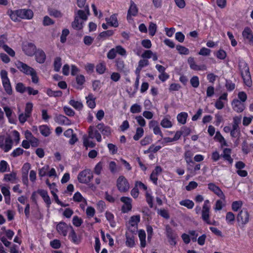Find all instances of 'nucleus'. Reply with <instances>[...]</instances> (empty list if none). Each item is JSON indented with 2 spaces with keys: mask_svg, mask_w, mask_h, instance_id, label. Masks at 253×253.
I'll list each match as a JSON object with an SVG mask.
<instances>
[{
  "mask_svg": "<svg viewBox=\"0 0 253 253\" xmlns=\"http://www.w3.org/2000/svg\"><path fill=\"white\" fill-rule=\"evenodd\" d=\"M239 67L245 84L248 86H251L252 81L247 64L244 61H240Z\"/></svg>",
  "mask_w": 253,
  "mask_h": 253,
  "instance_id": "1",
  "label": "nucleus"
},
{
  "mask_svg": "<svg viewBox=\"0 0 253 253\" xmlns=\"http://www.w3.org/2000/svg\"><path fill=\"white\" fill-rule=\"evenodd\" d=\"M13 143V140L10 136H0V148L4 152H7L11 150Z\"/></svg>",
  "mask_w": 253,
  "mask_h": 253,
  "instance_id": "2",
  "label": "nucleus"
},
{
  "mask_svg": "<svg viewBox=\"0 0 253 253\" xmlns=\"http://www.w3.org/2000/svg\"><path fill=\"white\" fill-rule=\"evenodd\" d=\"M0 77L5 91L7 94H11L12 89L9 80L7 77V72L4 70H2L0 71Z\"/></svg>",
  "mask_w": 253,
  "mask_h": 253,
  "instance_id": "3",
  "label": "nucleus"
},
{
  "mask_svg": "<svg viewBox=\"0 0 253 253\" xmlns=\"http://www.w3.org/2000/svg\"><path fill=\"white\" fill-rule=\"evenodd\" d=\"M93 177V174L89 169H84L81 171L78 175V180L81 183H87Z\"/></svg>",
  "mask_w": 253,
  "mask_h": 253,
  "instance_id": "4",
  "label": "nucleus"
},
{
  "mask_svg": "<svg viewBox=\"0 0 253 253\" xmlns=\"http://www.w3.org/2000/svg\"><path fill=\"white\" fill-rule=\"evenodd\" d=\"M117 186L121 192H127L129 189V184L124 176H120L117 180Z\"/></svg>",
  "mask_w": 253,
  "mask_h": 253,
  "instance_id": "5",
  "label": "nucleus"
},
{
  "mask_svg": "<svg viewBox=\"0 0 253 253\" xmlns=\"http://www.w3.org/2000/svg\"><path fill=\"white\" fill-rule=\"evenodd\" d=\"M72 227V226L68 225L64 222H60L56 225V230L59 234L66 236Z\"/></svg>",
  "mask_w": 253,
  "mask_h": 253,
  "instance_id": "6",
  "label": "nucleus"
},
{
  "mask_svg": "<svg viewBox=\"0 0 253 253\" xmlns=\"http://www.w3.org/2000/svg\"><path fill=\"white\" fill-rule=\"evenodd\" d=\"M250 215L247 210H242L240 211L237 216V221L243 224H247L249 221Z\"/></svg>",
  "mask_w": 253,
  "mask_h": 253,
  "instance_id": "7",
  "label": "nucleus"
},
{
  "mask_svg": "<svg viewBox=\"0 0 253 253\" xmlns=\"http://www.w3.org/2000/svg\"><path fill=\"white\" fill-rule=\"evenodd\" d=\"M138 12V8L136 4L132 0L130 2V6L128 9L126 18L127 20H132V16H136Z\"/></svg>",
  "mask_w": 253,
  "mask_h": 253,
  "instance_id": "8",
  "label": "nucleus"
},
{
  "mask_svg": "<svg viewBox=\"0 0 253 253\" xmlns=\"http://www.w3.org/2000/svg\"><path fill=\"white\" fill-rule=\"evenodd\" d=\"M121 201L124 204L122 207V211L124 213L127 212L132 209V199L128 197H122L120 199Z\"/></svg>",
  "mask_w": 253,
  "mask_h": 253,
  "instance_id": "9",
  "label": "nucleus"
},
{
  "mask_svg": "<svg viewBox=\"0 0 253 253\" xmlns=\"http://www.w3.org/2000/svg\"><path fill=\"white\" fill-rule=\"evenodd\" d=\"M23 50L28 56H33L36 51V46L31 42H27L23 44L22 47Z\"/></svg>",
  "mask_w": 253,
  "mask_h": 253,
  "instance_id": "10",
  "label": "nucleus"
},
{
  "mask_svg": "<svg viewBox=\"0 0 253 253\" xmlns=\"http://www.w3.org/2000/svg\"><path fill=\"white\" fill-rule=\"evenodd\" d=\"M208 189L213 192L215 195H216L218 197L220 198L222 200H225V196L222 191V190L220 189V188L215 185V184L213 183H210L208 185Z\"/></svg>",
  "mask_w": 253,
  "mask_h": 253,
  "instance_id": "11",
  "label": "nucleus"
},
{
  "mask_svg": "<svg viewBox=\"0 0 253 253\" xmlns=\"http://www.w3.org/2000/svg\"><path fill=\"white\" fill-rule=\"evenodd\" d=\"M231 105L233 109L238 113L243 112L245 109L244 103L240 101L237 99H234L233 100L231 103Z\"/></svg>",
  "mask_w": 253,
  "mask_h": 253,
  "instance_id": "12",
  "label": "nucleus"
},
{
  "mask_svg": "<svg viewBox=\"0 0 253 253\" xmlns=\"http://www.w3.org/2000/svg\"><path fill=\"white\" fill-rule=\"evenodd\" d=\"M16 66L21 72L28 75L33 70V68L21 61H17L16 63Z\"/></svg>",
  "mask_w": 253,
  "mask_h": 253,
  "instance_id": "13",
  "label": "nucleus"
},
{
  "mask_svg": "<svg viewBox=\"0 0 253 253\" xmlns=\"http://www.w3.org/2000/svg\"><path fill=\"white\" fill-rule=\"evenodd\" d=\"M188 63L189 64L191 69L195 71L206 70L207 66L203 64L198 65L195 62L194 58L190 57L188 59Z\"/></svg>",
  "mask_w": 253,
  "mask_h": 253,
  "instance_id": "14",
  "label": "nucleus"
},
{
  "mask_svg": "<svg viewBox=\"0 0 253 253\" xmlns=\"http://www.w3.org/2000/svg\"><path fill=\"white\" fill-rule=\"evenodd\" d=\"M242 36L244 40L247 41L250 44H253V33L249 27L245 28L242 32Z\"/></svg>",
  "mask_w": 253,
  "mask_h": 253,
  "instance_id": "15",
  "label": "nucleus"
},
{
  "mask_svg": "<svg viewBox=\"0 0 253 253\" xmlns=\"http://www.w3.org/2000/svg\"><path fill=\"white\" fill-rule=\"evenodd\" d=\"M88 137L91 139L95 138L98 142H101L102 140L98 130H95L93 126H90L88 128Z\"/></svg>",
  "mask_w": 253,
  "mask_h": 253,
  "instance_id": "16",
  "label": "nucleus"
},
{
  "mask_svg": "<svg viewBox=\"0 0 253 253\" xmlns=\"http://www.w3.org/2000/svg\"><path fill=\"white\" fill-rule=\"evenodd\" d=\"M17 12L20 18L30 19L33 16V11L30 9H19Z\"/></svg>",
  "mask_w": 253,
  "mask_h": 253,
  "instance_id": "17",
  "label": "nucleus"
},
{
  "mask_svg": "<svg viewBox=\"0 0 253 253\" xmlns=\"http://www.w3.org/2000/svg\"><path fill=\"white\" fill-rule=\"evenodd\" d=\"M96 127L103 136H109L111 135V130L109 126H105L102 123H100L97 125Z\"/></svg>",
  "mask_w": 253,
  "mask_h": 253,
  "instance_id": "18",
  "label": "nucleus"
},
{
  "mask_svg": "<svg viewBox=\"0 0 253 253\" xmlns=\"http://www.w3.org/2000/svg\"><path fill=\"white\" fill-rule=\"evenodd\" d=\"M55 121L60 125H70L71 121L66 117L62 115H57L55 117Z\"/></svg>",
  "mask_w": 253,
  "mask_h": 253,
  "instance_id": "19",
  "label": "nucleus"
},
{
  "mask_svg": "<svg viewBox=\"0 0 253 253\" xmlns=\"http://www.w3.org/2000/svg\"><path fill=\"white\" fill-rule=\"evenodd\" d=\"M34 54L35 55L36 60L37 62L40 64L44 62L46 59V55L42 50L38 49Z\"/></svg>",
  "mask_w": 253,
  "mask_h": 253,
  "instance_id": "20",
  "label": "nucleus"
},
{
  "mask_svg": "<svg viewBox=\"0 0 253 253\" xmlns=\"http://www.w3.org/2000/svg\"><path fill=\"white\" fill-rule=\"evenodd\" d=\"M162 171V169L160 166H156L155 169L152 171L150 175V179L155 184H157L158 175Z\"/></svg>",
  "mask_w": 253,
  "mask_h": 253,
  "instance_id": "21",
  "label": "nucleus"
},
{
  "mask_svg": "<svg viewBox=\"0 0 253 253\" xmlns=\"http://www.w3.org/2000/svg\"><path fill=\"white\" fill-rule=\"evenodd\" d=\"M37 192L42 198L43 201L46 204L47 208H49L51 204V200L49 196L48 195L47 192L44 190L39 189Z\"/></svg>",
  "mask_w": 253,
  "mask_h": 253,
  "instance_id": "22",
  "label": "nucleus"
},
{
  "mask_svg": "<svg viewBox=\"0 0 253 253\" xmlns=\"http://www.w3.org/2000/svg\"><path fill=\"white\" fill-rule=\"evenodd\" d=\"M210 208H202V218L208 224H211L209 219L210 217Z\"/></svg>",
  "mask_w": 253,
  "mask_h": 253,
  "instance_id": "23",
  "label": "nucleus"
},
{
  "mask_svg": "<svg viewBox=\"0 0 253 253\" xmlns=\"http://www.w3.org/2000/svg\"><path fill=\"white\" fill-rule=\"evenodd\" d=\"M69 232V238L74 244H79L81 241V238L77 235L73 227Z\"/></svg>",
  "mask_w": 253,
  "mask_h": 253,
  "instance_id": "24",
  "label": "nucleus"
},
{
  "mask_svg": "<svg viewBox=\"0 0 253 253\" xmlns=\"http://www.w3.org/2000/svg\"><path fill=\"white\" fill-rule=\"evenodd\" d=\"M116 66L118 70L120 72L125 74H127L129 72V70L125 66L124 62L122 60L119 59L116 61Z\"/></svg>",
  "mask_w": 253,
  "mask_h": 253,
  "instance_id": "25",
  "label": "nucleus"
},
{
  "mask_svg": "<svg viewBox=\"0 0 253 253\" xmlns=\"http://www.w3.org/2000/svg\"><path fill=\"white\" fill-rule=\"evenodd\" d=\"M126 245L129 247H132L135 244L134 237L132 233H126Z\"/></svg>",
  "mask_w": 253,
  "mask_h": 253,
  "instance_id": "26",
  "label": "nucleus"
},
{
  "mask_svg": "<svg viewBox=\"0 0 253 253\" xmlns=\"http://www.w3.org/2000/svg\"><path fill=\"white\" fill-rule=\"evenodd\" d=\"M83 22L78 19V16L75 17V19L72 23V28L76 30H81L83 28Z\"/></svg>",
  "mask_w": 253,
  "mask_h": 253,
  "instance_id": "27",
  "label": "nucleus"
},
{
  "mask_svg": "<svg viewBox=\"0 0 253 253\" xmlns=\"http://www.w3.org/2000/svg\"><path fill=\"white\" fill-rule=\"evenodd\" d=\"M140 215H133L130 217L129 223L130 224V226L131 228H133V229L135 228H137V226L140 221Z\"/></svg>",
  "mask_w": 253,
  "mask_h": 253,
  "instance_id": "28",
  "label": "nucleus"
},
{
  "mask_svg": "<svg viewBox=\"0 0 253 253\" xmlns=\"http://www.w3.org/2000/svg\"><path fill=\"white\" fill-rule=\"evenodd\" d=\"M138 237L140 241L141 247H145L146 246L145 232L143 230H140L138 231Z\"/></svg>",
  "mask_w": 253,
  "mask_h": 253,
  "instance_id": "29",
  "label": "nucleus"
},
{
  "mask_svg": "<svg viewBox=\"0 0 253 253\" xmlns=\"http://www.w3.org/2000/svg\"><path fill=\"white\" fill-rule=\"evenodd\" d=\"M95 99L93 95L91 93L88 94V95L86 97V103L89 108L93 109L95 107Z\"/></svg>",
  "mask_w": 253,
  "mask_h": 253,
  "instance_id": "30",
  "label": "nucleus"
},
{
  "mask_svg": "<svg viewBox=\"0 0 253 253\" xmlns=\"http://www.w3.org/2000/svg\"><path fill=\"white\" fill-rule=\"evenodd\" d=\"M231 149L229 148H225L223 150V154L222 155V157L229 162L230 164L233 163V160L230 156Z\"/></svg>",
  "mask_w": 253,
  "mask_h": 253,
  "instance_id": "31",
  "label": "nucleus"
},
{
  "mask_svg": "<svg viewBox=\"0 0 253 253\" xmlns=\"http://www.w3.org/2000/svg\"><path fill=\"white\" fill-rule=\"evenodd\" d=\"M106 21L107 23L113 27H117L118 26L117 18L115 14L112 15L109 18H106Z\"/></svg>",
  "mask_w": 253,
  "mask_h": 253,
  "instance_id": "32",
  "label": "nucleus"
},
{
  "mask_svg": "<svg viewBox=\"0 0 253 253\" xmlns=\"http://www.w3.org/2000/svg\"><path fill=\"white\" fill-rule=\"evenodd\" d=\"M39 129L41 134L45 137L49 136L50 134L49 127L46 125L40 126Z\"/></svg>",
  "mask_w": 253,
  "mask_h": 253,
  "instance_id": "33",
  "label": "nucleus"
},
{
  "mask_svg": "<svg viewBox=\"0 0 253 253\" xmlns=\"http://www.w3.org/2000/svg\"><path fill=\"white\" fill-rule=\"evenodd\" d=\"M187 117V113L185 112L180 113L177 116V121L181 124H185L186 122Z\"/></svg>",
  "mask_w": 253,
  "mask_h": 253,
  "instance_id": "34",
  "label": "nucleus"
},
{
  "mask_svg": "<svg viewBox=\"0 0 253 253\" xmlns=\"http://www.w3.org/2000/svg\"><path fill=\"white\" fill-rule=\"evenodd\" d=\"M179 204L180 205L184 206L189 209H192L194 206V202L190 200H182L180 202Z\"/></svg>",
  "mask_w": 253,
  "mask_h": 253,
  "instance_id": "35",
  "label": "nucleus"
},
{
  "mask_svg": "<svg viewBox=\"0 0 253 253\" xmlns=\"http://www.w3.org/2000/svg\"><path fill=\"white\" fill-rule=\"evenodd\" d=\"M69 104L77 110H81L83 107V104L81 102L73 99L70 100Z\"/></svg>",
  "mask_w": 253,
  "mask_h": 253,
  "instance_id": "36",
  "label": "nucleus"
},
{
  "mask_svg": "<svg viewBox=\"0 0 253 253\" xmlns=\"http://www.w3.org/2000/svg\"><path fill=\"white\" fill-rule=\"evenodd\" d=\"M166 234L168 238H172V237H177V235L174 232L172 228L167 225L166 227Z\"/></svg>",
  "mask_w": 253,
  "mask_h": 253,
  "instance_id": "37",
  "label": "nucleus"
},
{
  "mask_svg": "<svg viewBox=\"0 0 253 253\" xmlns=\"http://www.w3.org/2000/svg\"><path fill=\"white\" fill-rule=\"evenodd\" d=\"M46 93L47 95L50 97H60L62 95V92L61 91H53L50 88L47 89Z\"/></svg>",
  "mask_w": 253,
  "mask_h": 253,
  "instance_id": "38",
  "label": "nucleus"
},
{
  "mask_svg": "<svg viewBox=\"0 0 253 253\" xmlns=\"http://www.w3.org/2000/svg\"><path fill=\"white\" fill-rule=\"evenodd\" d=\"M144 130L142 127H137L136 128V133L133 136L134 140H138L143 135Z\"/></svg>",
  "mask_w": 253,
  "mask_h": 253,
  "instance_id": "39",
  "label": "nucleus"
},
{
  "mask_svg": "<svg viewBox=\"0 0 253 253\" xmlns=\"http://www.w3.org/2000/svg\"><path fill=\"white\" fill-rule=\"evenodd\" d=\"M106 70V64L104 62H101L96 65V70L97 73L102 74Z\"/></svg>",
  "mask_w": 253,
  "mask_h": 253,
  "instance_id": "40",
  "label": "nucleus"
},
{
  "mask_svg": "<svg viewBox=\"0 0 253 253\" xmlns=\"http://www.w3.org/2000/svg\"><path fill=\"white\" fill-rule=\"evenodd\" d=\"M235 215L232 212H228L226 215V220L228 223L233 224L235 221Z\"/></svg>",
  "mask_w": 253,
  "mask_h": 253,
  "instance_id": "41",
  "label": "nucleus"
},
{
  "mask_svg": "<svg viewBox=\"0 0 253 253\" xmlns=\"http://www.w3.org/2000/svg\"><path fill=\"white\" fill-rule=\"evenodd\" d=\"M27 87H25L24 84L22 83H18L15 86L16 90L21 93H23L27 91Z\"/></svg>",
  "mask_w": 253,
  "mask_h": 253,
  "instance_id": "42",
  "label": "nucleus"
},
{
  "mask_svg": "<svg viewBox=\"0 0 253 253\" xmlns=\"http://www.w3.org/2000/svg\"><path fill=\"white\" fill-rule=\"evenodd\" d=\"M33 105L31 102H28L26 104L25 108L24 113L27 114V116H31L32 112L33 110Z\"/></svg>",
  "mask_w": 253,
  "mask_h": 253,
  "instance_id": "43",
  "label": "nucleus"
},
{
  "mask_svg": "<svg viewBox=\"0 0 253 253\" xmlns=\"http://www.w3.org/2000/svg\"><path fill=\"white\" fill-rule=\"evenodd\" d=\"M61 66V59L59 57H56L54 61V70L58 72Z\"/></svg>",
  "mask_w": 253,
  "mask_h": 253,
  "instance_id": "44",
  "label": "nucleus"
},
{
  "mask_svg": "<svg viewBox=\"0 0 253 253\" xmlns=\"http://www.w3.org/2000/svg\"><path fill=\"white\" fill-rule=\"evenodd\" d=\"M49 14L50 16L56 18H60L62 16L61 12L56 9H50L48 10Z\"/></svg>",
  "mask_w": 253,
  "mask_h": 253,
  "instance_id": "45",
  "label": "nucleus"
},
{
  "mask_svg": "<svg viewBox=\"0 0 253 253\" xmlns=\"http://www.w3.org/2000/svg\"><path fill=\"white\" fill-rule=\"evenodd\" d=\"M161 125L164 128H169L172 126L171 121L167 118H164L161 122Z\"/></svg>",
  "mask_w": 253,
  "mask_h": 253,
  "instance_id": "46",
  "label": "nucleus"
},
{
  "mask_svg": "<svg viewBox=\"0 0 253 253\" xmlns=\"http://www.w3.org/2000/svg\"><path fill=\"white\" fill-rule=\"evenodd\" d=\"M243 203L241 201H235L232 203V209L234 211H237L242 206Z\"/></svg>",
  "mask_w": 253,
  "mask_h": 253,
  "instance_id": "47",
  "label": "nucleus"
},
{
  "mask_svg": "<svg viewBox=\"0 0 253 253\" xmlns=\"http://www.w3.org/2000/svg\"><path fill=\"white\" fill-rule=\"evenodd\" d=\"M149 34L151 36L155 35L157 30V25L154 23L151 22L148 27Z\"/></svg>",
  "mask_w": 253,
  "mask_h": 253,
  "instance_id": "48",
  "label": "nucleus"
},
{
  "mask_svg": "<svg viewBox=\"0 0 253 253\" xmlns=\"http://www.w3.org/2000/svg\"><path fill=\"white\" fill-rule=\"evenodd\" d=\"M190 82L191 85L194 88H197L199 85V78L197 76H193V77H192V78L190 79Z\"/></svg>",
  "mask_w": 253,
  "mask_h": 253,
  "instance_id": "49",
  "label": "nucleus"
},
{
  "mask_svg": "<svg viewBox=\"0 0 253 253\" xmlns=\"http://www.w3.org/2000/svg\"><path fill=\"white\" fill-rule=\"evenodd\" d=\"M176 49L178 51L179 53L181 54L187 55L189 53V49L182 45H177Z\"/></svg>",
  "mask_w": 253,
  "mask_h": 253,
  "instance_id": "50",
  "label": "nucleus"
},
{
  "mask_svg": "<svg viewBox=\"0 0 253 253\" xmlns=\"http://www.w3.org/2000/svg\"><path fill=\"white\" fill-rule=\"evenodd\" d=\"M75 16H78V19L80 18L83 21H85L87 18L85 12L82 10H78L77 14H75Z\"/></svg>",
  "mask_w": 253,
  "mask_h": 253,
  "instance_id": "51",
  "label": "nucleus"
},
{
  "mask_svg": "<svg viewBox=\"0 0 253 253\" xmlns=\"http://www.w3.org/2000/svg\"><path fill=\"white\" fill-rule=\"evenodd\" d=\"M16 178V174L15 173H11L9 174H6L4 177V180L6 181H13Z\"/></svg>",
  "mask_w": 253,
  "mask_h": 253,
  "instance_id": "52",
  "label": "nucleus"
},
{
  "mask_svg": "<svg viewBox=\"0 0 253 253\" xmlns=\"http://www.w3.org/2000/svg\"><path fill=\"white\" fill-rule=\"evenodd\" d=\"M240 134V128L232 127L230 135L232 137H238Z\"/></svg>",
  "mask_w": 253,
  "mask_h": 253,
  "instance_id": "53",
  "label": "nucleus"
},
{
  "mask_svg": "<svg viewBox=\"0 0 253 253\" xmlns=\"http://www.w3.org/2000/svg\"><path fill=\"white\" fill-rule=\"evenodd\" d=\"M18 10L15 11H10L9 14L11 19L14 21H18L19 18V14L18 13Z\"/></svg>",
  "mask_w": 253,
  "mask_h": 253,
  "instance_id": "54",
  "label": "nucleus"
},
{
  "mask_svg": "<svg viewBox=\"0 0 253 253\" xmlns=\"http://www.w3.org/2000/svg\"><path fill=\"white\" fill-rule=\"evenodd\" d=\"M242 116H236L233 118L232 127L239 128V125L241 123Z\"/></svg>",
  "mask_w": 253,
  "mask_h": 253,
  "instance_id": "55",
  "label": "nucleus"
},
{
  "mask_svg": "<svg viewBox=\"0 0 253 253\" xmlns=\"http://www.w3.org/2000/svg\"><path fill=\"white\" fill-rule=\"evenodd\" d=\"M130 110L132 113H140L141 111V107L139 105L134 104L131 106Z\"/></svg>",
  "mask_w": 253,
  "mask_h": 253,
  "instance_id": "56",
  "label": "nucleus"
},
{
  "mask_svg": "<svg viewBox=\"0 0 253 253\" xmlns=\"http://www.w3.org/2000/svg\"><path fill=\"white\" fill-rule=\"evenodd\" d=\"M225 85L227 90L229 91L233 90L235 88V84L230 81L226 80Z\"/></svg>",
  "mask_w": 253,
  "mask_h": 253,
  "instance_id": "57",
  "label": "nucleus"
},
{
  "mask_svg": "<svg viewBox=\"0 0 253 253\" xmlns=\"http://www.w3.org/2000/svg\"><path fill=\"white\" fill-rule=\"evenodd\" d=\"M30 116H27V114L25 113H21L19 115L18 119L20 123L22 124L25 123L27 119L29 118Z\"/></svg>",
  "mask_w": 253,
  "mask_h": 253,
  "instance_id": "58",
  "label": "nucleus"
},
{
  "mask_svg": "<svg viewBox=\"0 0 253 253\" xmlns=\"http://www.w3.org/2000/svg\"><path fill=\"white\" fill-rule=\"evenodd\" d=\"M114 34V32L112 30H107L103 31L100 33L99 37L100 38H106L112 36Z\"/></svg>",
  "mask_w": 253,
  "mask_h": 253,
  "instance_id": "59",
  "label": "nucleus"
},
{
  "mask_svg": "<svg viewBox=\"0 0 253 253\" xmlns=\"http://www.w3.org/2000/svg\"><path fill=\"white\" fill-rule=\"evenodd\" d=\"M197 186L198 183L195 181H192L189 183L188 185L185 187V189L186 190L189 191L196 188Z\"/></svg>",
  "mask_w": 253,
  "mask_h": 253,
  "instance_id": "60",
  "label": "nucleus"
},
{
  "mask_svg": "<svg viewBox=\"0 0 253 253\" xmlns=\"http://www.w3.org/2000/svg\"><path fill=\"white\" fill-rule=\"evenodd\" d=\"M103 168V164L102 162H99L97 164V165L95 166L94 169V172L95 174L97 175H99L101 173V170Z\"/></svg>",
  "mask_w": 253,
  "mask_h": 253,
  "instance_id": "61",
  "label": "nucleus"
},
{
  "mask_svg": "<svg viewBox=\"0 0 253 253\" xmlns=\"http://www.w3.org/2000/svg\"><path fill=\"white\" fill-rule=\"evenodd\" d=\"M50 245L52 248L55 249H59L61 247L60 241L57 239H54L53 241H51L50 243Z\"/></svg>",
  "mask_w": 253,
  "mask_h": 253,
  "instance_id": "62",
  "label": "nucleus"
},
{
  "mask_svg": "<svg viewBox=\"0 0 253 253\" xmlns=\"http://www.w3.org/2000/svg\"><path fill=\"white\" fill-rule=\"evenodd\" d=\"M152 141L151 137L150 136H146L143 139L140 141V144L142 146H145L151 143Z\"/></svg>",
  "mask_w": 253,
  "mask_h": 253,
  "instance_id": "63",
  "label": "nucleus"
},
{
  "mask_svg": "<svg viewBox=\"0 0 253 253\" xmlns=\"http://www.w3.org/2000/svg\"><path fill=\"white\" fill-rule=\"evenodd\" d=\"M49 169V166L46 165L41 169H39V175L41 177H43L46 174L47 171Z\"/></svg>",
  "mask_w": 253,
  "mask_h": 253,
  "instance_id": "64",
  "label": "nucleus"
}]
</instances>
